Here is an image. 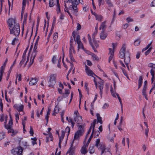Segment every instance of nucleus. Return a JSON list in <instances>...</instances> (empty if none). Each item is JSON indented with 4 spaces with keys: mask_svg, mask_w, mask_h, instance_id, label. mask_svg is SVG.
<instances>
[{
    "mask_svg": "<svg viewBox=\"0 0 155 155\" xmlns=\"http://www.w3.org/2000/svg\"><path fill=\"white\" fill-rule=\"evenodd\" d=\"M78 44V48L79 49L82 48L83 49H84V47L83 44L81 43V42H80L79 43H77Z\"/></svg>",
    "mask_w": 155,
    "mask_h": 155,
    "instance_id": "nucleus-44",
    "label": "nucleus"
},
{
    "mask_svg": "<svg viewBox=\"0 0 155 155\" xmlns=\"http://www.w3.org/2000/svg\"><path fill=\"white\" fill-rule=\"evenodd\" d=\"M105 31H103V33H102V31H101V32L100 34V37L101 39H104L107 37V34L106 33L104 32Z\"/></svg>",
    "mask_w": 155,
    "mask_h": 155,
    "instance_id": "nucleus-18",
    "label": "nucleus"
},
{
    "mask_svg": "<svg viewBox=\"0 0 155 155\" xmlns=\"http://www.w3.org/2000/svg\"><path fill=\"white\" fill-rule=\"evenodd\" d=\"M78 91L79 94V97H80V100H79L80 104H79V105H80V104H81V98L82 96V95L81 94V91L79 89H78Z\"/></svg>",
    "mask_w": 155,
    "mask_h": 155,
    "instance_id": "nucleus-58",
    "label": "nucleus"
},
{
    "mask_svg": "<svg viewBox=\"0 0 155 155\" xmlns=\"http://www.w3.org/2000/svg\"><path fill=\"white\" fill-rule=\"evenodd\" d=\"M100 139H97L96 140V142H95L96 143H95V144L96 147H98L99 144H100Z\"/></svg>",
    "mask_w": 155,
    "mask_h": 155,
    "instance_id": "nucleus-51",
    "label": "nucleus"
},
{
    "mask_svg": "<svg viewBox=\"0 0 155 155\" xmlns=\"http://www.w3.org/2000/svg\"><path fill=\"white\" fill-rule=\"evenodd\" d=\"M143 77L142 76H140L139 79L138 80V87H140L141 86L142 84V83L143 81Z\"/></svg>",
    "mask_w": 155,
    "mask_h": 155,
    "instance_id": "nucleus-23",
    "label": "nucleus"
},
{
    "mask_svg": "<svg viewBox=\"0 0 155 155\" xmlns=\"http://www.w3.org/2000/svg\"><path fill=\"white\" fill-rule=\"evenodd\" d=\"M88 145H87L84 143V145L81 148L80 150L81 153L84 155L86 154L88 152L87 150L88 147Z\"/></svg>",
    "mask_w": 155,
    "mask_h": 155,
    "instance_id": "nucleus-11",
    "label": "nucleus"
},
{
    "mask_svg": "<svg viewBox=\"0 0 155 155\" xmlns=\"http://www.w3.org/2000/svg\"><path fill=\"white\" fill-rule=\"evenodd\" d=\"M38 43H35L34 47L33 48V52L32 53L31 57V60L32 59V61L31 65L34 62V60L35 58L37 55V51L36 50L37 48Z\"/></svg>",
    "mask_w": 155,
    "mask_h": 155,
    "instance_id": "nucleus-8",
    "label": "nucleus"
},
{
    "mask_svg": "<svg viewBox=\"0 0 155 155\" xmlns=\"http://www.w3.org/2000/svg\"><path fill=\"white\" fill-rule=\"evenodd\" d=\"M114 52H112L111 54H109L110 56L109 58L108 62H110L111 60L113 58L114 56Z\"/></svg>",
    "mask_w": 155,
    "mask_h": 155,
    "instance_id": "nucleus-45",
    "label": "nucleus"
},
{
    "mask_svg": "<svg viewBox=\"0 0 155 155\" xmlns=\"http://www.w3.org/2000/svg\"><path fill=\"white\" fill-rule=\"evenodd\" d=\"M117 96L118 97V98L119 100V101L120 104L121 105V107L122 108H122L123 106H122V102L121 101V99L119 97V96L118 94H117Z\"/></svg>",
    "mask_w": 155,
    "mask_h": 155,
    "instance_id": "nucleus-54",
    "label": "nucleus"
},
{
    "mask_svg": "<svg viewBox=\"0 0 155 155\" xmlns=\"http://www.w3.org/2000/svg\"><path fill=\"white\" fill-rule=\"evenodd\" d=\"M27 0H23L22 1V9L23 10H25V8L26 5Z\"/></svg>",
    "mask_w": 155,
    "mask_h": 155,
    "instance_id": "nucleus-36",
    "label": "nucleus"
},
{
    "mask_svg": "<svg viewBox=\"0 0 155 155\" xmlns=\"http://www.w3.org/2000/svg\"><path fill=\"white\" fill-rule=\"evenodd\" d=\"M50 78L48 82L49 87H54L56 81V76L54 74H52L49 76Z\"/></svg>",
    "mask_w": 155,
    "mask_h": 155,
    "instance_id": "nucleus-4",
    "label": "nucleus"
},
{
    "mask_svg": "<svg viewBox=\"0 0 155 155\" xmlns=\"http://www.w3.org/2000/svg\"><path fill=\"white\" fill-rule=\"evenodd\" d=\"M58 37V33L57 32H55L53 35V40L55 42Z\"/></svg>",
    "mask_w": 155,
    "mask_h": 155,
    "instance_id": "nucleus-28",
    "label": "nucleus"
},
{
    "mask_svg": "<svg viewBox=\"0 0 155 155\" xmlns=\"http://www.w3.org/2000/svg\"><path fill=\"white\" fill-rule=\"evenodd\" d=\"M105 2L109 7H112L113 6V5L111 2L110 0H105Z\"/></svg>",
    "mask_w": 155,
    "mask_h": 155,
    "instance_id": "nucleus-35",
    "label": "nucleus"
},
{
    "mask_svg": "<svg viewBox=\"0 0 155 155\" xmlns=\"http://www.w3.org/2000/svg\"><path fill=\"white\" fill-rule=\"evenodd\" d=\"M117 96L118 97V98L119 100V101L120 104L121 105V107L122 108H122L123 106H122V102L121 101V99L119 97V96L118 94H117Z\"/></svg>",
    "mask_w": 155,
    "mask_h": 155,
    "instance_id": "nucleus-53",
    "label": "nucleus"
},
{
    "mask_svg": "<svg viewBox=\"0 0 155 155\" xmlns=\"http://www.w3.org/2000/svg\"><path fill=\"white\" fill-rule=\"evenodd\" d=\"M85 72L87 75L92 77H93V75H95V74L86 65H85Z\"/></svg>",
    "mask_w": 155,
    "mask_h": 155,
    "instance_id": "nucleus-10",
    "label": "nucleus"
},
{
    "mask_svg": "<svg viewBox=\"0 0 155 155\" xmlns=\"http://www.w3.org/2000/svg\"><path fill=\"white\" fill-rule=\"evenodd\" d=\"M23 149L21 147H18L13 149L12 153L14 155H22Z\"/></svg>",
    "mask_w": 155,
    "mask_h": 155,
    "instance_id": "nucleus-6",
    "label": "nucleus"
},
{
    "mask_svg": "<svg viewBox=\"0 0 155 155\" xmlns=\"http://www.w3.org/2000/svg\"><path fill=\"white\" fill-rule=\"evenodd\" d=\"M54 5V0H49V6L50 7H53Z\"/></svg>",
    "mask_w": 155,
    "mask_h": 155,
    "instance_id": "nucleus-41",
    "label": "nucleus"
},
{
    "mask_svg": "<svg viewBox=\"0 0 155 155\" xmlns=\"http://www.w3.org/2000/svg\"><path fill=\"white\" fill-rule=\"evenodd\" d=\"M31 140H32V143L33 145L36 144V141L37 140V139L36 137L32 138Z\"/></svg>",
    "mask_w": 155,
    "mask_h": 155,
    "instance_id": "nucleus-48",
    "label": "nucleus"
},
{
    "mask_svg": "<svg viewBox=\"0 0 155 155\" xmlns=\"http://www.w3.org/2000/svg\"><path fill=\"white\" fill-rule=\"evenodd\" d=\"M115 16H116L115 11H114V14H113V18H112V21H111V24L113 23L114 22V20H115Z\"/></svg>",
    "mask_w": 155,
    "mask_h": 155,
    "instance_id": "nucleus-59",
    "label": "nucleus"
},
{
    "mask_svg": "<svg viewBox=\"0 0 155 155\" xmlns=\"http://www.w3.org/2000/svg\"><path fill=\"white\" fill-rule=\"evenodd\" d=\"M94 147L91 146V145L90 146L88 149V151L89 153L91 154L93 153L95 151V150L94 149Z\"/></svg>",
    "mask_w": 155,
    "mask_h": 155,
    "instance_id": "nucleus-19",
    "label": "nucleus"
},
{
    "mask_svg": "<svg viewBox=\"0 0 155 155\" xmlns=\"http://www.w3.org/2000/svg\"><path fill=\"white\" fill-rule=\"evenodd\" d=\"M54 25H53V24H52V28H51V29L50 30V32H49V35L48 36V38H47L48 39L51 35L52 33V31H53V29H54Z\"/></svg>",
    "mask_w": 155,
    "mask_h": 155,
    "instance_id": "nucleus-38",
    "label": "nucleus"
},
{
    "mask_svg": "<svg viewBox=\"0 0 155 155\" xmlns=\"http://www.w3.org/2000/svg\"><path fill=\"white\" fill-rule=\"evenodd\" d=\"M99 86V87H102L104 84V81L102 80L98 81Z\"/></svg>",
    "mask_w": 155,
    "mask_h": 155,
    "instance_id": "nucleus-42",
    "label": "nucleus"
},
{
    "mask_svg": "<svg viewBox=\"0 0 155 155\" xmlns=\"http://www.w3.org/2000/svg\"><path fill=\"white\" fill-rule=\"evenodd\" d=\"M126 56L125 57L124 61L125 64H128L130 61V54L128 52L126 53Z\"/></svg>",
    "mask_w": 155,
    "mask_h": 155,
    "instance_id": "nucleus-13",
    "label": "nucleus"
},
{
    "mask_svg": "<svg viewBox=\"0 0 155 155\" xmlns=\"http://www.w3.org/2000/svg\"><path fill=\"white\" fill-rule=\"evenodd\" d=\"M79 130H78L75 134L74 137V140H78L79 139L80 136H82L84 132V127L81 125H80L78 127Z\"/></svg>",
    "mask_w": 155,
    "mask_h": 155,
    "instance_id": "nucleus-2",
    "label": "nucleus"
},
{
    "mask_svg": "<svg viewBox=\"0 0 155 155\" xmlns=\"http://www.w3.org/2000/svg\"><path fill=\"white\" fill-rule=\"evenodd\" d=\"M122 118L120 119V121L119 123V125L117 126L118 129L120 131H121L123 130V129L121 128L122 123Z\"/></svg>",
    "mask_w": 155,
    "mask_h": 155,
    "instance_id": "nucleus-27",
    "label": "nucleus"
},
{
    "mask_svg": "<svg viewBox=\"0 0 155 155\" xmlns=\"http://www.w3.org/2000/svg\"><path fill=\"white\" fill-rule=\"evenodd\" d=\"M64 136V133L63 131L62 132L61 136L59 137V142L61 143Z\"/></svg>",
    "mask_w": 155,
    "mask_h": 155,
    "instance_id": "nucleus-26",
    "label": "nucleus"
},
{
    "mask_svg": "<svg viewBox=\"0 0 155 155\" xmlns=\"http://www.w3.org/2000/svg\"><path fill=\"white\" fill-rule=\"evenodd\" d=\"M28 49V48H27L25 50L22 56V58H23H23H25V56L26 54V52L27 51Z\"/></svg>",
    "mask_w": 155,
    "mask_h": 155,
    "instance_id": "nucleus-57",
    "label": "nucleus"
},
{
    "mask_svg": "<svg viewBox=\"0 0 155 155\" xmlns=\"http://www.w3.org/2000/svg\"><path fill=\"white\" fill-rule=\"evenodd\" d=\"M98 146H99V147L98 148V149L100 150L105 148V147H104V146H103V145L102 144H99Z\"/></svg>",
    "mask_w": 155,
    "mask_h": 155,
    "instance_id": "nucleus-61",
    "label": "nucleus"
},
{
    "mask_svg": "<svg viewBox=\"0 0 155 155\" xmlns=\"http://www.w3.org/2000/svg\"><path fill=\"white\" fill-rule=\"evenodd\" d=\"M69 2L72 4V5H70L69 9L71 11V12L75 15L77 16L78 12L77 5L80 2V0H68L67 2Z\"/></svg>",
    "mask_w": 155,
    "mask_h": 155,
    "instance_id": "nucleus-1",
    "label": "nucleus"
},
{
    "mask_svg": "<svg viewBox=\"0 0 155 155\" xmlns=\"http://www.w3.org/2000/svg\"><path fill=\"white\" fill-rule=\"evenodd\" d=\"M18 41V39L15 38H14V39L12 41V45H14L15 44V42H17Z\"/></svg>",
    "mask_w": 155,
    "mask_h": 155,
    "instance_id": "nucleus-50",
    "label": "nucleus"
},
{
    "mask_svg": "<svg viewBox=\"0 0 155 155\" xmlns=\"http://www.w3.org/2000/svg\"><path fill=\"white\" fill-rule=\"evenodd\" d=\"M65 95H64H64L63 97H68V95L70 94V91L68 89H65Z\"/></svg>",
    "mask_w": 155,
    "mask_h": 155,
    "instance_id": "nucleus-32",
    "label": "nucleus"
},
{
    "mask_svg": "<svg viewBox=\"0 0 155 155\" xmlns=\"http://www.w3.org/2000/svg\"><path fill=\"white\" fill-rule=\"evenodd\" d=\"M62 51H63V58H62V61L64 67L66 68V69H67V68H68L67 66L64 63V61H63L64 58V52L63 50H62Z\"/></svg>",
    "mask_w": 155,
    "mask_h": 155,
    "instance_id": "nucleus-47",
    "label": "nucleus"
},
{
    "mask_svg": "<svg viewBox=\"0 0 155 155\" xmlns=\"http://www.w3.org/2000/svg\"><path fill=\"white\" fill-rule=\"evenodd\" d=\"M148 66L150 68H152L151 70H152L155 71L154 69H155V64L152 63H150L148 65Z\"/></svg>",
    "mask_w": 155,
    "mask_h": 155,
    "instance_id": "nucleus-29",
    "label": "nucleus"
},
{
    "mask_svg": "<svg viewBox=\"0 0 155 155\" xmlns=\"http://www.w3.org/2000/svg\"><path fill=\"white\" fill-rule=\"evenodd\" d=\"M106 21H104L101 22V24L99 28V29L102 30L101 31H102V33H103V31H105V29L106 28ZM102 33L101 34V35H102Z\"/></svg>",
    "mask_w": 155,
    "mask_h": 155,
    "instance_id": "nucleus-16",
    "label": "nucleus"
},
{
    "mask_svg": "<svg viewBox=\"0 0 155 155\" xmlns=\"http://www.w3.org/2000/svg\"><path fill=\"white\" fill-rule=\"evenodd\" d=\"M96 122V120H94L93 122L91 123L90 128L87 133V134H89L90 133L91 131V129H92V131L91 134H92V135H93V134H94V129Z\"/></svg>",
    "mask_w": 155,
    "mask_h": 155,
    "instance_id": "nucleus-12",
    "label": "nucleus"
},
{
    "mask_svg": "<svg viewBox=\"0 0 155 155\" xmlns=\"http://www.w3.org/2000/svg\"><path fill=\"white\" fill-rule=\"evenodd\" d=\"M108 106H109V104L107 103H105L104 104L103 106V107L102 108L103 109H105L107 108L108 107Z\"/></svg>",
    "mask_w": 155,
    "mask_h": 155,
    "instance_id": "nucleus-64",
    "label": "nucleus"
},
{
    "mask_svg": "<svg viewBox=\"0 0 155 155\" xmlns=\"http://www.w3.org/2000/svg\"><path fill=\"white\" fill-rule=\"evenodd\" d=\"M152 43V42H151L149 44H148L145 48H144L142 50V52H143L146 50L147 49H148L150 46L151 45V44Z\"/></svg>",
    "mask_w": 155,
    "mask_h": 155,
    "instance_id": "nucleus-46",
    "label": "nucleus"
},
{
    "mask_svg": "<svg viewBox=\"0 0 155 155\" xmlns=\"http://www.w3.org/2000/svg\"><path fill=\"white\" fill-rule=\"evenodd\" d=\"M147 88H143L142 90V94L143 95L144 97L147 100H148V99L147 97V95L146 94V91Z\"/></svg>",
    "mask_w": 155,
    "mask_h": 155,
    "instance_id": "nucleus-20",
    "label": "nucleus"
},
{
    "mask_svg": "<svg viewBox=\"0 0 155 155\" xmlns=\"http://www.w3.org/2000/svg\"><path fill=\"white\" fill-rule=\"evenodd\" d=\"M94 15H95L96 20L99 21H101L102 20L103 17L102 16L100 15H98L94 13Z\"/></svg>",
    "mask_w": 155,
    "mask_h": 155,
    "instance_id": "nucleus-21",
    "label": "nucleus"
},
{
    "mask_svg": "<svg viewBox=\"0 0 155 155\" xmlns=\"http://www.w3.org/2000/svg\"><path fill=\"white\" fill-rule=\"evenodd\" d=\"M140 43V41L139 40H137L134 42V45L136 46H138Z\"/></svg>",
    "mask_w": 155,
    "mask_h": 155,
    "instance_id": "nucleus-49",
    "label": "nucleus"
},
{
    "mask_svg": "<svg viewBox=\"0 0 155 155\" xmlns=\"http://www.w3.org/2000/svg\"><path fill=\"white\" fill-rule=\"evenodd\" d=\"M110 91L112 94L113 93H116L115 88H111Z\"/></svg>",
    "mask_w": 155,
    "mask_h": 155,
    "instance_id": "nucleus-63",
    "label": "nucleus"
},
{
    "mask_svg": "<svg viewBox=\"0 0 155 155\" xmlns=\"http://www.w3.org/2000/svg\"><path fill=\"white\" fill-rule=\"evenodd\" d=\"M73 141H72L71 146V147L68 150L66 154H69V155H74L75 153L74 148L73 147Z\"/></svg>",
    "mask_w": 155,
    "mask_h": 155,
    "instance_id": "nucleus-9",
    "label": "nucleus"
},
{
    "mask_svg": "<svg viewBox=\"0 0 155 155\" xmlns=\"http://www.w3.org/2000/svg\"><path fill=\"white\" fill-rule=\"evenodd\" d=\"M70 131V128L68 127H67L65 129V132H68V136L69 135Z\"/></svg>",
    "mask_w": 155,
    "mask_h": 155,
    "instance_id": "nucleus-56",
    "label": "nucleus"
},
{
    "mask_svg": "<svg viewBox=\"0 0 155 155\" xmlns=\"http://www.w3.org/2000/svg\"><path fill=\"white\" fill-rule=\"evenodd\" d=\"M150 73L151 75L152 76V77L151 78V81H152V83H153V82L155 80V77H154L155 71H153L152 70H151L150 71Z\"/></svg>",
    "mask_w": 155,
    "mask_h": 155,
    "instance_id": "nucleus-22",
    "label": "nucleus"
},
{
    "mask_svg": "<svg viewBox=\"0 0 155 155\" xmlns=\"http://www.w3.org/2000/svg\"><path fill=\"white\" fill-rule=\"evenodd\" d=\"M96 116L97 118L98 122L100 123L101 124H102V118L100 117V114L97 113L96 114Z\"/></svg>",
    "mask_w": 155,
    "mask_h": 155,
    "instance_id": "nucleus-24",
    "label": "nucleus"
},
{
    "mask_svg": "<svg viewBox=\"0 0 155 155\" xmlns=\"http://www.w3.org/2000/svg\"><path fill=\"white\" fill-rule=\"evenodd\" d=\"M74 121L78 124H81L82 121V118L81 116L74 117Z\"/></svg>",
    "mask_w": 155,
    "mask_h": 155,
    "instance_id": "nucleus-17",
    "label": "nucleus"
},
{
    "mask_svg": "<svg viewBox=\"0 0 155 155\" xmlns=\"http://www.w3.org/2000/svg\"><path fill=\"white\" fill-rule=\"evenodd\" d=\"M8 130V132L10 133H12V136H13V135H14L15 134H16L17 133V132H15V133L14 130H13V129H11V128H9Z\"/></svg>",
    "mask_w": 155,
    "mask_h": 155,
    "instance_id": "nucleus-40",
    "label": "nucleus"
},
{
    "mask_svg": "<svg viewBox=\"0 0 155 155\" xmlns=\"http://www.w3.org/2000/svg\"><path fill=\"white\" fill-rule=\"evenodd\" d=\"M98 2L99 7L101 6V5H104V0H98Z\"/></svg>",
    "mask_w": 155,
    "mask_h": 155,
    "instance_id": "nucleus-55",
    "label": "nucleus"
},
{
    "mask_svg": "<svg viewBox=\"0 0 155 155\" xmlns=\"http://www.w3.org/2000/svg\"><path fill=\"white\" fill-rule=\"evenodd\" d=\"M126 45L124 44L120 51L119 57L121 58H123L126 56ZM126 53H127L126 52Z\"/></svg>",
    "mask_w": 155,
    "mask_h": 155,
    "instance_id": "nucleus-5",
    "label": "nucleus"
},
{
    "mask_svg": "<svg viewBox=\"0 0 155 155\" xmlns=\"http://www.w3.org/2000/svg\"><path fill=\"white\" fill-rule=\"evenodd\" d=\"M14 107L19 111H22L23 110L24 106L22 104L18 105L17 104H15L14 105Z\"/></svg>",
    "mask_w": 155,
    "mask_h": 155,
    "instance_id": "nucleus-15",
    "label": "nucleus"
},
{
    "mask_svg": "<svg viewBox=\"0 0 155 155\" xmlns=\"http://www.w3.org/2000/svg\"><path fill=\"white\" fill-rule=\"evenodd\" d=\"M38 81V79L36 78H31L29 84L30 86L35 85L37 83Z\"/></svg>",
    "mask_w": 155,
    "mask_h": 155,
    "instance_id": "nucleus-14",
    "label": "nucleus"
},
{
    "mask_svg": "<svg viewBox=\"0 0 155 155\" xmlns=\"http://www.w3.org/2000/svg\"><path fill=\"white\" fill-rule=\"evenodd\" d=\"M74 40L76 42H77V43H79L81 41L80 40V36L79 35H77L76 38H74Z\"/></svg>",
    "mask_w": 155,
    "mask_h": 155,
    "instance_id": "nucleus-31",
    "label": "nucleus"
},
{
    "mask_svg": "<svg viewBox=\"0 0 155 155\" xmlns=\"http://www.w3.org/2000/svg\"><path fill=\"white\" fill-rule=\"evenodd\" d=\"M69 123H71V127L72 128H74L75 123L73 122V120L71 118H70L69 120L68 121Z\"/></svg>",
    "mask_w": 155,
    "mask_h": 155,
    "instance_id": "nucleus-37",
    "label": "nucleus"
},
{
    "mask_svg": "<svg viewBox=\"0 0 155 155\" xmlns=\"http://www.w3.org/2000/svg\"><path fill=\"white\" fill-rule=\"evenodd\" d=\"M152 49V47L150 48L148 50L145 52V54L147 55H148L151 51V49Z\"/></svg>",
    "mask_w": 155,
    "mask_h": 155,
    "instance_id": "nucleus-60",
    "label": "nucleus"
},
{
    "mask_svg": "<svg viewBox=\"0 0 155 155\" xmlns=\"http://www.w3.org/2000/svg\"><path fill=\"white\" fill-rule=\"evenodd\" d=\"M92 137V134H91V135L90 136V137L89 138L88 140L87 141V142L86 143H85V144H86L87 145H88L89 143L90 142L91 140Z\"/></svg>",
    "mask_w": 155,
    "mask_h": 155,
    "instance_id": "nucleus-52",
    "label": "nucleus"
},
{
    "mask_svg": "<svg viewBox=\"0 0 155 155\" xmlns=\"http://www.w3.org/2000/svg\"><path fill=\"white\" fill-rule=\"evenodd\" d=\"M92 57L93 58V60H94L98 61L99 59L98 57L94 53H92L91 55Z\"/></svg>",
    "mask_w": 155,
    "mask_h": 155,
    "instance_id": "nucleus-34",
    "label": "nucleus"
},
{
    "mask_svg": "<svg viewBox=\"0 0 155 155\" xmlns=\"http://www.w3.org/2000/svg\"><path fill=\"white\" fill-rule=\"evenodd\" d=\"M5 136V134L4 132L0 133V140L4 138Z\"/></svg>",
    "mask_w": 155,
    "mask_h": 155,
    "instance_id": "nucleus-39",
    "label": "nucleus"
},
{
    "mask_svg": "<svg viewBox=\"0 0 155 155\" xmlns=\"http://www.w3.org/2000/svg\"><path fill=\"white\" fill-rule=\"evenodd\" d=\"M21 145L25 148L29 146L28 143L25 141H23L22 142Z\"/></svg>",
    "mask_w": 155,
    "mask_h": 155,
    "instance_id": "nucleus-33",
    "label": "nucleus"
},
{
    "mask_svg": "<svg viewBox=\"0 0 155 155\" xmlns=\"http://www.w3.org/2000/svg\"><path fill=\"white\" fill-rule=\"evenodd\" d=\"M10 30V34H13L16 36H18L20 33V28L19 24H16L13 28L11 29L9 28Z\"/></svg>",
    "mask_w": 155,
    "mask_h": 155,
    "instance_id": "nucleus-3",
    "label": "nucleus"
},
{
    "mask_svg": "<svg viewBox=\"0 0 155 155\" xmlns=\"http://www.w3.org/2000/svg\"><path fill=\"white\" fill-rule=\"evenodd\" d=\"M93 43H92L94 45V46H95V48H98L99 47V45L97 42L96 41L95 37H93Z\"/></svg>",
    "mask_w": 155,
    "mask_h": 155,
    "instance_id": "nucleus-25",
    "label": "nucleus"
},
{
    "mask_svg": "<svg viewBox=\"0 0 155 155\" xmlns=\"http://www.w3.org/2000/svg\"><path fill=\"white\" fill-rule=\"evenodd\" d=\"M59 112V110L58 107L57 106H55L54 110V112L52 114L53 115H55L56 114H57Z\"/></svg>",
    "mask_w": 155,
    "mask_h": 155,
    "instance_id": "nucleus-30",
    "label": "nucleus"
},
{
    "mask_svg": "<svg viewBox=\"0 0 155 155\" xmlns=\"http://www.w3.org/2000/svg\"><path fill=\"white\" fill-rule=\"evenodd\" d=\"M69 57L71 61L73 62L75 61V60L73 57L72 51H70V52L69 53Z\"/></svg>",
    "mask_w": 155,
    "mask_h": 155,
    "instance_id": "nucleus-43",
    "label": "nucleus"
},
{
    "mask_svg": "<svg viewBox=\"0 0 155 155\" xmlns=\"http://www.w3.org/2000/svg\"><path fill=\"white\" fill-rule=\"evenodd\" d=\"M57 11L58 14L61 11L59 4L58 5L57 4Z\"/></svg>",
    "mask_w": 155,
    "mask_h": 155,
    "instance_id": "nucleus-62",
    "label": "nucleus"
},
{
    "mask_svg": "<svg viewBox=\"0 0 155 155\" xmlns=\"http://www.w3.org/2000/svg\"><path fill=\"white\" fill-rule=\"evenodd\" d=\"M8 25L9 28L12 27V26H15L16 24H19L17 23L15 19L11 18L8 19L7 21Z\"/></svg>",
    "mask_w": 155,
    "mask_h": 155,
    "instance_id": "nucleus-7",
    "label": "nucleus"
}]
</instances>
